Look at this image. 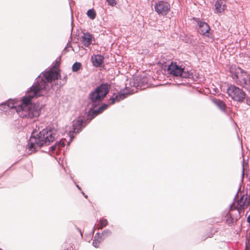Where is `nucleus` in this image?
<instances>
[{"label":"nucleus","mask_w":250,"mask_h":250,"mask_svg":"<svg viewBox=\"0 0 250 250\" xmlns=\"http://www.w3.org/2000/svg\"><path fill=\"white\" fill-rule=\"evenodd\" d=\"M227 93L232 100L239 103L243 102L246 97V94L243 89L234 84L228 88Z\"/></svg>","instance_id":"nucleus-7"},{"label":"nucleus","mask_w":250,"mask_h":250,"mask_svg":"<svg viewBox=\"0 0 250 250\" xmlns=\"http://www.w3.org/2000/svg\"><path fill=\"white\" fill-rule=\"evenodd\" d=\"M104 57L101 55H93L91 57V61L93 65L95 67H100L104 62Z\"/></svg>","instance_id":"nucleus-12"},{"label":"nucleus","mask_w":250,"mask_h":250,"mask_svg":"<svg viewBox=\"0 0 250 250\" xmlns=\"http://www.w3.org/2000/svg\"><path fill=\"white\" fill-rule=\"evenodd\" d=\"M154 8L158 15L166 16L170 11V5L167 2L161 0L155 3Z\"/></svg>","instance_id":"nucleus-10"},{"label":"nucleus","mask_w":250,"mask_h":250,"mask_svg":"<svg viewBox=\"0 0 250 250\" xmlns=\"http://www.w3.org/2000/svg\"><path fill=\"white\" fill-rule=\"evenodd\" d=\"M82 193L84 195V197L85 198H87L88 197L87 195H85L83 191H82Z\"/></svg>","instance_id":"nucleus-32"},{"label":"nucleus","mask_w":250,"mask_h":250,"mask_svg":"<svg viewBox=\"0 0 250 250\" xmlns=\"http://www.w3.org/2000/svg\"><path fill=\"white\" fill-rule=\"evenodd\" d=\"M229 73L235 83L250 91V75L236 65L229 67Z\"/></svg>","instance_id":"nucleus-5"},{"label":"nucleus","mask_w":250,"mask_h":250,"mask_svg":"<svg viewBox=\"0 0 250 250\" xmlns=\"http://www.w3.org/2000/svg\"><path fill=\"white\" fill-rule=\"evenodd\" d=\"M0 250H3L0 248Z\"/></svg>","instance_id":"nucleus-35"},{"label":"nucleus","mask_w":250,"mask_h":250,"mask_svg":"<svg viewBox=\"0 0 250 250\" xmlns=\"http://www.w3.org/2000/svg\"><path fill=\"white\" fill-rule=\"evenodd\" d=\"M67 51H68V50L67 49L66 47H65L62 51V54H64L66 52H67Z\"/></svg>","instance_id":"nucleus-30"},{"label":"nucleus","mask_w":250,"mask_h":250,"mask_svg":"<svg viewBox=\"0 0 250 250\" xmlns=\"http://www.w3.org/2000/svg\"><path fill=\"white\" fill-rule=\"evenodd\" d=\"M47 151H44V152H51L53 153H55L56 151H59L58 148L57 147V145L55 143V144L50 147H49L47 149Z\"/></svg>","instance_id":"nucleus-21"},{"label":"nucleus","mask_w":250,"mask_h":250,"mask_svg":"<svg viewBox=\"0 0 250 250\" xmlns=\"http://www.w3.org/2000/svg\"><path fill=\"white\" fill-rule=\"evenodd\" d=\"M60 63V61L56 60L52 68L46 69L36 78L33 84L42 88L44 92V94L41 95V97H48L50 95V90L53 85L52 82L61 76L60 71L55 69L59 67Z\"/></svg>","instance_id":"nucleus-4"},{"label":"nucleus","mask_w":250,"mask_h":250,"mask_svg":"<svg viewBox=\"0 0 250 250\" xmlns=\"http://www.w3.org/2000/svg\"><path fill=\"white\" fill-rule=\"evenodd\" d=\"M86 14L88 18L92 20L95 19L96 16V13L94 8H91L87 10Z\"/></svg>","instance_id":"nucleus-18"},{"label":"nucleus","mask_w":250,"mask_h":250,"mask_svg":"<svg viewBox=\"0 0 250 250\" xmlns=\"http://www.w3.org/2000/svg\"><path fill=\"white\" fill-rule=\"evenodd\" d=\"M65 141L66 139L62 138L59 141H57L56 142V144L57 145V147L59 150L65 146Z\"/></svg>","instance_id":"nucleus-20"},{"label":"nucleus","mask_w":250,"mask_h":250,"mask_svg":"<svg viewBox=\"0 0 250 250\" xmlns=\"http://www.w3.org/2000/svg\"><path fill=\"white\" fill-rule=\"evenodd\" d=\"M74 183L78 189L80 190H82L81 188L78 184H77L76 182H74Z\"/></svg>","instance_id":"nucleus-28"},{"label":"nucleus","mask_w":250,"mask_h":250,"mask_svg":"<svg viewBox=\"0 0 250 250\" xmlns=\"http://www.w3.org/2000/svg\"><path fill=\"white\" fill-rule=\"evenodd\" d=\"M93 36L89 32L83 33L82 36V42L84 46L88 47L91 43Z\"/></svg>","instance_id":"nucleus-14"},{"label":"nucleus","mask_w":250,"mask_h":250,"mask_svg":"<svg viewBox=\"0 0 250 250\" xmlns=\"http://www.w3.org/2000/svg\"><path fill=\"white\" fill-rule=\"evenodd\" d=\"M230 211L229 210V211L227 213L225 217L226 218V223L229 226H231L237 221L238 218L237 217H233V215L230 212Z\"/></svg>","instance_id":"nucleus-16"},{"label":"nucleus","mask_w":250,"mask_h":250,"mask_svg":"<svg viewBox=\"0 0 250 250\" xmlns=\"http://www.w3.org/2000/svg\"><path fill=\"white\" fill-rule=\"evenodd\" d=\"M72 30H73V27H72V28H71V32H72Z\"/></svg>","instance_id":"nucleus-34"},{"label":"nucleus","mask_w":250,"mask_h":250,"mask_svg":"<svg viewBox=\"0 0 250 250\" xmlns=\"http://www.w3.org/2000/svg\"><path fill=\"white\" fill-rule=\"evenodd\" d=\"M111 89V84L108 83H102L93 90L90 92L88 96V105L90 107L87 112L84 115H80L72 122V130L69 132V141L67 143L69 146L75 135L80 132L83 128L97 115L101 114L110 105L125 99V92L113 93L107 101V103H103V101L106 97ZM125 87L121 91H124Z\"/></svg>","instance_id":"nucleus-1"},{"label":"nucleus","mask_w":250,"mask_h":250,"mask_svg":"<svg viewBox=\"0 0 250 250\" xmlns=\"http://www.w3.org/2000/svg\"><path fill=\"white\" fill-rule=\"evenodd\" d=\"M57 132V129L53 126L46 127L39 131L34 129L28 141V148L30 153L39 151L44 146L50 145L55 141Z\"/></svg>","instance_id":"nucleus-3"},{"label":"nucleus","mask_w":250,"mask_h":250,"mask_svg":"<svg viewBox=\"0 0 250 250\" xmlns=\"http://www.w3.org/2000/svg\"><path fill=\"white\" fill-rule=\"evenodd\" d=\"M245 250H250V240L247 238Z\"/></svg>","instance_id":"nucleus-26"},{"label":"nucleus","mask_w":250,"mask_h":250,"mask_svg":"<svg viewBox=\"0 0 250 250\" xmlns=\"http://www.w3.org/2000/svg\"><path fill=\"white\" fill-rule=\"evenodd\" d=\"M64 250H72L71 249H65Z\"/></svg>","instance_id":"nucleus-33"},{"label":"nucleus","mask_w":250,"mask_h":250,"mask_svg":"<svg viewBox=\"0 0 250 250\" xmlns=\"http://www.w3.org/2000/svg\"><path fill=\"white\" fill-rule=\"evenodd\" d=\"M246 104L248 105H250V99H249V98L247 99V100H246Z\"/></svg>","instance_id":"nucleus-29"},{"label":"nucleus","mask_w":250,"mask_h":250,"mask_svg":"<svg viewBox=\"0 0 250 250\" xmlns=\"http://www.w3.org/2000/svg\"><path fill=\"white\" fill-rule=\"evenodd\" d=\"M99 225L101 229L106 226L108 225L107 220L106 219H101L99 220Z\"/></svg>","instance_id":"nucleus-23"},{"label":"nucleus","mask_w":250,"mask_h":250,"mask_svg":"<svg viewBox=\"0 0 250 250\" xmlns=\"http://www.w3.org/2000/svg\"><path fill=\"white\" fill-rule=\"evenodd\" d=\"M167 69L170 74L176 77L188 78L191 75L189 71L185 70L184 68L177 64L176 63L171 62Z\"/></svg>","instance_id":"nucleus-8"},{"label":"nucleus","mask_w":250,"mask_h":250,"mask_svg":"<svg viewBox=\"0 0 250 250\" xmlns=\"http://www.w3.org/2000/svg\"><path fill=\"white\" fill-rule=\"evenodd\" d=\"M212 102L222 112H226V104L223 101L214 99Z\"/></svg>","instance_id":"nucleus-15"},{"label":"nucleus","mask_w":250,"mask_h":250,"mask_svg":"<svg viewBox=\"0 0 250 250\" xmlns=\"http://www.w3.org/2000/svg\"><path fill=\"white\" fill-rule=\"evenodd\" d=\"M102 234L103 239H104L105 238L110 236L112 234V232L108 229H105L102 231Z\"/></svg>","instance_id":"nucleus-22"},{"label":"nucleus","mask_w":250,"mask_h":250,"mask_svg":"<svg viewBox=\"0 0 250 250\" xmlns=\"http://www.w3.org/2000/svg\"><path fill=\"white\" fill-rule=\"evenodd\" d=\"M76 228L78 229V230L79 231V232L81 233V235H82V231H81V229H80L78 228Z\"/></svg>","instance_id":"nucleus-31"},{"label":"nucleus","mask_w":250,"mask_h":250,"mask_svg":"<svg viewBox=\"0 0 250 250\" xmlns=\"http://www.w3.org/2000/svg\"><path fill=\"white\" fill-rule=\"evenodd\" d=\"M197 23L199 26L198 32L201 35L211 37L212 34L209 25L206 22L201 21H198Z\"/></svg>","instance_id":"nucleus-11"},{"label":"nucleus","mask_w":250,"mask_h":250,"mask_svg":"<svg viewBox=\"0 0 250 250\" xmlns=\"http://www.w3.org/2000/svg\"><path fill=\"white\" fill-rule=\"evenodd\" d=\"M94 240H97L101 241H104L103 237L102 234L100 233L99 232H97L94 236Z\"/></svg>","instance_id":"nucleus-24"},{"label":"nucleus","mask_w":250,"mask_h":250,"mask_svg":"<svg viewBox=\"0 0 250 250\" xmlns=\"http://www.w3.org/2000/svg\"><path fill=\"white\" fill-rule=\"evenodd\" d=\"M42 88L33 84L27 90L25 95L22 98L20 104L16 105L11 99L0 104V113L9 114V112L16 111L22 118L33 119L39 116L42 106L39 103H33L34 98L41 97L44 94Z\"/></svg>","instance_id":"nucleus-2"},{"label":"nucleus","mask_w":250,"mask_h":250,"mask_svg":"<svg viewBox=\"0 0 250 250\" xmlns=\"http://www.w3.org/2000/svg\"><path fill=\"white\" fill-rule=\"evenodd\" d=\"M58 79H60L61 80L59 83H55V85H59L58 86H57V88H60L61 87H62V86H63V85H64L66 83L67 80V76L66 74H65L63 77L62 78H61V76L57 80H58Z\"/></svg>","instance_id":"nucleus-17"},{"label":"nucleus","mask_w":250,"mask_h":250,"mask_svg":"<svg viewBox=\"0 0 250 250\" xmlns=\"http://www.w3.org/2000/svg\"><path fill=\"white\" fill-rule=\"evenodd\" d=\"M82 63L80 62H76L73 63L72 66V70L74 72H77L82 68Z\"/></svg>","instance_id":"nucleus-19"},{"label":"nucleus","mask_w":250,"mask_h":250,"mask_svg":"<svg viewBox=\"0 0 250 250\" xmlns=\"http://www.w3.org/2000/svg\"><path fill=\"white\" fill-rule=\"evenodd\" d=\"M215 12L216 13L223 12L226 7L225 0H217L214 4Z\"/></svg>","instance_id":"nucleus-13"},{"label":"nucleus","mask_w":250,"mask_h":250,"mask_svg":"<svg viewBox=\"0 0 250 250\" xmlns=\"http://www.w3.org/2000/svg\"><path fill=\"white\" fill-rule=\"evenodd\" d=\"M107 2L108 5L114 6L116 4V2L115 0H106Z\"/></svg>","instance_id":"nucleus-27"},{"label":"nucleus","mask_w":250,"mask_h":250,"mask_svg":"<svg viewBox=\"0 0 250 250\" xmlns=\"http://www.w3.org/2000/svg\"><path fill=\"white\" fill-rule=\"evenodd\" d=\"M238 198V192L236 194L234 199L237 200V205L236 206H234V204H232L230 206L229 211H233V210H236L237 212L239 215V210L244 209L246 207L250 206V204H249V199L247 196H245L243 194L239 199H237Z\"/></svg>","instance_id":"nucleus-9"},{"label":"nucleus","mask_w":250,"mask_h":250,"mask_svg":"<svg viewBox=\"0 0 250 250\" xmlns=\"http://www.w3.org/2000/svg\"><path fill=\"white\" fill-rule=\"evenodd\" d=\"M147 84L146 77L142 76L133 77L129 80V85L126 83V95L137 92L139 89H145Z\"/></svg>","instance_id":"nucleus-6"},{"label":"nucleus","mask_w":250,"mask_h":250,"mask_svg":"<svg viewBox=\"0 0 250 250\" xmlns=\"http://www.w3.org/2000/svg\"><path fill=\"white\" fill-rule=\"evenodd\" d=\"M101 241L94 240H93L92 245L96 248H98L99 247V244L101 242Z\"/></svg>","instance_id":"nucleus-25"}]
</instances>
